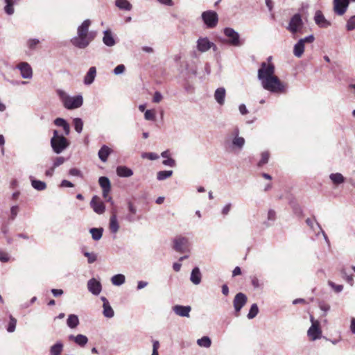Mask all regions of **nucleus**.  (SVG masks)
<instances>
[{"label": "nucleus", "mask_w": 355, "mask_h": 355, "mask_svg": "<svg viewBox=\"0 0 355 355\" xmlns=\"http://www.w3.org/2000/svg\"><path fill=\"white\" fill-rule=\"evenodd\" d=\"M17 68L19 69L21 76L24 78H31L33 76V70L28 62H22L17 64Z\"/></svg>", "instance_id": "15"}, {"label": "nucleus", "mask_w": 355, "mask_h": 355, "mask_svg": "<svg viewBox=\"0 0 355 355\" xmlns=\"http://www.w3.org/2000/svg\"><path fill=\"white\" fill-rule=\"evenodd\" d=\"M54 123L58 126L63 127L67 123V121L63 119L57 118Z\"/></svg>", "instance_id": "58"}, {"label": "nucleus", "mask_w": 355, "mask_h": 355, "mask_svg": "<svg viewBox=\"0 0 355 355\" xmlns=\"http://www.w3.org/2000/svg\"><path fill=\"white\" fill-rule=\"evenodd\" d=\"M96 74V67H92L89 69V71L87 73L86 76L84 78V83L86 85H90L93 83Z\"/></svg>", "instance_id": "22"}, {"label": "nucleus", "mask_w": 355, "mask_h": 355, "mask_svg": "<svg viewBox=\"0 0 355 355\" xmlns=\"http://www.w3.org/2000/svg\"><path fill=\"white\" fill-rule=\"evenodd\" d=\"M73 123L74 128H75L76 131L78 133H80L83 130V121L81 120V119H80V118L74 119Z\"/></svg>", "instance_id": "39"}, {"label": "nucleus", "mask_w": 355, "mask_h": 355, "mask_svg": "<svg viewBox=\"0 0 355 355\" xmlns=\"http://www.w3.org/2000/svg\"><path fill=\"white\" fill-rule=\"evenodd\" d=\"M343 277L345 279V280L350 284V285H353V275H348L347 272H345V269H343L341 270Z\"/></svg>", "instance_id": "47"}, {"label": "nucleus", "mask_w": 355, "mask_h": 355, "mask_svg": "<svg viewBox=\"0 0 355 355\" xmlns=\"http://www.w3.org/2000/svg\"><path fill=\"white\" fill-rule=\"evenodd\" d=\"M201 273L200 269L198 267L194 268L192 270L191 274V281L196 285H198L201 282Z\"/></svg>", "instance_id": "26"}, {"label": "nucleus", "mask_w": 355, "mask_h": 355, "mask_svg": "<svg viewBox=\"0 0 355 355\" xmlns=\"http://www.w3.org/2000/svg\"><path fill=\"white\" fill-rule=\"evenodd\" d=\"M6 1V6H5V11L8 15H12L14 12V8H13V1L12 0H5Z\"/></svg>", "instance_id": "41"}, {"label": "nucleus", "mask_w": 355, "mask_h": 355, "mask_svg": "<svg viewBox=\"0 0 355 355\" xmlns=\"http://www.w3.org/2000/svg\"><path fill=\"white\" fill-rule=\"evenodd\" d=\"M98 183L103 189V197L107 201H110L112 198L109 196V193L111 191V184L110 180L107 177H101L98 180Z\"/></svg>", "instance_id": "12"}, {"label": "nucleus", "mask_w": 355, "mask_h": 355, "mask_svg": "<svg viewBox=\"0 0 355 355\" xmlns=\"http://www.w3.org/2000/svg\"><path fill=\"white\" fill-rule=\"evenodd\" d=\"M125 282V276L121 274L116 275L112 277V283L116 286H120Z\"/></svg>", "instance_id": "34"}, {"label": "nucleus", "mask_w": 355, "mask_h": 355, "mask_svg": "<svg viewBox=\"0 0 355 355\" xmlns=\"http://www.w3.org/2000/svg\"><path fill=\"white\" fill-rule=\"evenodd\" d=\"M173 174L172 171H161L157 174V178L159 180H164L166 178H170Z\"/></svg>", "instance_id": "37"}, {"label": "nucleus", "mask_w": 355, "mask_h": 355, "mask_svg": "<svg viewBox=\"0 0 355 355\" xmlns=\"http://www.w3.org/2000/svg\"><path fill=\"white\" fill-rule=\"evenodd\" d=\"M101 300L103 302V313L104 316L106 318H112L114 316V312L112 308L111 307L108 300L105 297H101Z\"/></svg>", "instance_id": "19"}, {"label": "nucleus", "mask_w": 355, "mask_h": 355, "mask_svg": "<svg viewBox=\"0 0 355 355\" xmlns=\"http://www.w3.org/2000/svg\"><path fill=\"white\" fill-rule=\"evenodd\" d=\"M315 21L321 28H327L330 26V23L325 19L320 10L315 12Z\"/></svg>", "instance_id": "18"}, {"label": "nucleus", "mask_w": 355, "mask_h": 355, "mask_svg": "<svg viewBox=\"0 0 355 355\" xmlns=\"http://www.w3.org/2000/svg\"><path fill=\"white\" fill-rule=\"evenodd\" d=\"M311 322L312 324L309 329L307 334L311 340H315L321 338L322 330L319 321L314 320L313 316H311Z\"/></svg>", "instance_id": "5"}, {"label": "nucleus", "mask_w": 355, "mask_h": 355, "mask_svg": "<svg viewBox=\"0 0 355 355\" xmlns=\"http://www.w3.org/2000/svg\"><path fill=\"white\" fill-rule=\"evenodd\" d=\"M64 162L65 159L63 157H57L54 160L53 166L55 168L62 165Z\"/></svg>", "instance_id": "50"}, {"label": "nucleus", "mask_w": 355, "mask_h": 355, "mask_svg": "<svg viewBox=\"0 0 355 355\" xmlns=\"http://www.w3.org/2000/svg\"><path fill=\"white\" fill-rule=\"evenodd\" d=\"M189 241L186 237L178 236L173 240V248L180 253L185 252L189 250Z\"/></svg>", "instance_id": "7"}, {"label": "nucleus", "mask_w": 355, "mask_h": 355, "mask_svg": "<svg viewBox=\"0 0 355 355\" xmlns=\"http://www.w3.org/2000/svg\"><path fill=\"white\" fill-rule=\"evenodd\" d=\"M319 307L322 311L324 312H327L330 309V306L324 302H320Z\"/></svg>", "instance_id": "56"}, {"label": "nucleus", "mask_w": 355, "mask_h": 355, "mask_svg": "<svg viewBox=\"0 0 355 355\" xmlns=\"http://www.w3.org/2000/svg\"><path fill=\"white\" fill-rule=\"evenodd\" d=\"M116 173L120 177H130L132 175L133 172L132 171L124 166H119L116 168Z\"/></svg>", "instance_id": "25"}, {"label": "nucleus", "mask_w": 355, "mask_h": 355, "mask_svg": "<svg viewBox=\"0 0 355 355\" xmlns=\"http://www.w3.org/2000/svg\"><path fill=\"white\" fill-rule=\"evenodd\" d=\"M328 284L334 290L335 292L339 293L343 291V285H337L331 281H329Z\"/></svg>", "instance_id": "45"}, {"label": "nucleus", "mask_w": 355, "mask_h": 355, "mask_svg": "<svg viewBox=\"0 0 355 355\" xmlns=\"http://www.w3.org/2000/svg\"><path fill=\"white\" fill-rule=\"evenodd\" d=\"M251 283L255 288L261 287L263 284L256 276L251 277Z\"/></svg>", "instance_id": "48"}, {"label": "nucleus", "mask_w": 355, "mask_h": 355, "mask_svg": "<svg viewBox=\"0 0 355 355\" xmlns=\"http://www.w3.org/2000/svg\"><path fill=\"white\" fill-rule=\"evenodd\" d=\"M90 205L93 210L98 214H102L105 212V207L104 203L101 201V198L97 196H94L91 202Z\"/></svg>", "instance_id": "14"}, {"label": "nucleus", "mask_w": 355, "mask_h": 355, "mask_svg": "<svg viewBox=\"0 0 355 355\" xmlns=\"http://www.w3.org/2000/svg\"><path fill=\"white\" fill-rule=\"evenodd\" d=\"M191 309L189 306L176 305L173 307L174 312L182 317H189Z\"/></svg>", "instance_id": "21"}, {"label": "nucleus", "mask_w": 355, "mask_h": 355, "mask_svg": "<svg viewBox=\"0 0 355 355\" xmlns=\"http://www.w3.org/2000/svg\"><path fill=\"white\" fill-rule=\"evenodd\" d=\"M67 324L71 329L76 328L79 324L78 316L74 314L69 315L67 320Z\"/></svg>", "instance_id": "29"}, {"label": "nucleus", "mask_w": 355, "mask_h": 355, "mask_svg": "<svg viewBox=\"0 0 355 355\" xmlns=\"http://www.w3.org/2000/svg\"><path fill=\"white\" fill-rule=\"evenodd\" d=\"M198 50L200 52H205L212 46H216L213 42H211L207 37H200L197 42Z\"/></svg>", "instance_id": "16"}, {"label": "nucleus", "mask_w": 355, "mask_h": 355, "mask_svg": "<svg viewBox=\"0 0 355 355\" xmlns=\"http://www.w3.org/2000/svg\"><path fill=\"white\" fill-rule=\"evenodd\" d=\"M225 97V89L223 87L218 88L214 94L216 101L220 104L223 105Z\"/></svg>", "instance_id": "24"}, {"label": "nucleus", "mask_w": 355, "mask_h": 355, "mask_svg": "<svg viewBox=\"0 0 355 355\" xmlns=\"http://www.w3.org/2000/svg\"><path fill=\"white\" fill-rule=\"evenodd\" d=\"M349 6V0H334V11L338 15H343Z\"/></svg>", "instance_id": "13"}, {"label": "nucleus", "mask_w": 355, "mask_h": 355, "mask_svg": "<svg viewBox=\"0 0 355 355\" xmlns=\"http://www.w3.org/2000/svg\"><path fill=\"white\" fill-rule=\"evenodd\" d=\"M145 119L147 120H155V113L153 110H148L144 114Z\"/></svg>", "instance_id": "46"}, {"label": "nucleus", "mask_w": 355, "mask_h": 355, "mask_svg": "<svg viewBox=\"0 0 355 355\" xmlns=\"http://www.w3.org/2000/svg\"><path fill=\"white\" fill-rule=\"evenodd\" d=\"M245 144V139L243 137H236L233 140V144L239 148L243 147Z\"/></svg>", "instance_id": "44"}, {"label": "nucleus", "mask_w": 355, "mask_h": 355, "mask_svg": "<svg viewBox=\"0 0 355 355\" xmlns=\"http://www.w3.org/2000/svg\"><path fill=\"white\" fill-rule=\"evenodd\" d=\"M270 157V153L268 151L263 152L261 155V159L258 162V166L261 167L267 164Z\"/></svg>", "instance_id": "38"}, {"label": "nucleus", "mask_w": 355, "mask_h": 355, "mask_svg": "<svg viewBox=\"0 0 355 355\" xmlns=\"http://www.w3.org/2000/svg\"><path fill=\"white\" fill-rule=\"evenodd\" d=\"M19 211L18 206H12L10 209V218L13 220L17 215Z\"/></svg>", "instance_id": "52"}, {"label": "nucleus", "mask_w": 355, "mask_h": 355, "mask_svg": "<svg viewBox=\"0 0 355 355\" xmlns=\"http://www.w3.org/2000/svg\"><path fill=\"white\" fill-rule=\"evenodd\" d=\"M88 290L94 295H98L101 291V284L96 279L92 278L87 282Z\"/></svg>", "instance_id": "17"}, {"label": "nucleus", "mask_w": 355, "mask_h": 355, "mask_svg": "<svg viewBox=\"0 0 355 355\" xmlns=\"http://www.w3.org/2000/svg\"><path fill=\"white\" fill-rule=\"evenodd\" d=\"M39 43L40 41L37 39H30L27 42V45L30 49H34Z\"/></svg>", "instance_id": "49"}, {"label": "nucleus", "mask_w": 355, "mask_h": 355, "mask_svg": "<svg viewBox=\"0 0 355 355\" xmlns=\"http://www.w3.org/2000/svg\"><path fill=\"white\" fill-rule=\"evenodd\" d=\"M103 41L104 44L107 46H112L115 44L114 39L112 36V32L110 30H107L104 32Z\"/></svg>", "instance_id": "23"}, {"label": "nucleus", "mask_w": 355, "mask_h": 355, "mask_svg": "<svg viewBox=\"0 0 355 355\" xmlns=\"http://www.w3.org/2000/svg\"><path fill=\"white\" fill-rule=\"evenodd\" d=\"M276 213L274 210L270 209L268 213V220H273L275 219Z\"/></svg>", "instance_id": "59"}, {"label": "nucleus", "mask_w": 355, "mask_h": 355, "mask_svg": "<svg viewBox=\"0 0 355 355\" xmlns=\"http://www.w3.org/2000/svg\"><path fill=\"white\" fill-rule=\"evenodd\" d=\"M202 18L204 23L209 28H214L217 25L218 23V15L214 11H205L202 14Z\"/></svg>", "instance_id": "9"}, {"label": "nucleus", "mask_w": 355, "mask_h": 355, "mask_svg": "<svg viewBox=\"0 0 355 355\" xmlns=\"http://www.w3.org/2000/svg\"><path fill=\"white\" fill-rule=\"evenodd\" d=\"M197 343L200 347H209L211 344V339L207 336H203L197 340Z\"/></svg>", "instance_id": "36"}, {"label": "nucleus", "mask_w": 355, "mask_h": 355, "mask_svg": "<svg viewBox=\"0 0 355 355\" xmlns=\"http://www.w3.org/2000/svg\"><path fill=\"white\" fill-rule=\"evenodd\" d=\"M224 34L229 38V44L234 46H239L242 44L240 41L239 35L233 28H225Z\"/></svg>", "instance_id": "10"}, {"label": "nucleus", "mask_w": 355, "mask_h": 355, "mask_svg": "<svg viewBox=\"0 0 355 355\" xmlns=\"http://www.w3.org/2000/svg\"><path fill=\"white\" fill-rule=\"evenodd\" d=\"M31 185L37 191H43L46 188V184L44 182L35 179L31 180Z\"/></svg>", "instance_id": "32"}, {"label": "nucleus", "mask_w": 355, "mask_h": 355, "mask_svg": "<svg viewBox=\"0 0 355 355\" xmlns=\"http://www.w3.org/2000/svg\"><path fill=\"white\" fill-rule=\"evenodd\" d=\"M272 57L268 58V62H263L258 70V78L266 90L272 93H285L287 85L282 82L275 75V67L271 62Z\"/></svg>", "instance_id": "1"}, {"label": "nucleus", "mask_w": 355, "mask_h": 355, "mask_svg": "<svg viewBox=\"0 0 355 355\" xmlns=\"http://www.w3.org/2000/svg\"><path fill=\"white\" fill-rule=\"evenodd\" d=\"M258 312L259 309L257 304H253L250 307V311L248 314V318L249 319L254 318L258 314Z\"/></svg>", "instance_id": "40"}, {"label": "nucleus", "mask_w": 355, "mask_h": 355, "mask_svg": "<svg viewBox=\"0 0 355 355\" xmlns=\"http://www.w3.org/2000/svg\"><path fill=\"white\" fill-rule=\"evenodd\" d=\"M91 23L89 19H86L78 28V36L71 40L73 45L80 49H84L94 40L95 35L89 31Z\"/></svg>", "instance_id": "2"}, {"label": "nucleus", "mask_w": 355, "mask_h": 355, "mask_svg": "<svg viewBox=\"0 0 355 355\" xmlns=\"http://www.w3.org/2000/svg\"><path fill=\"white\" fill-rule=\"evenodd\" d=\"M69 338L73 340L76 344L81 347L85 346L88 341L87 338L82 334H78L76 336H71Z\"/></svg>", "instance_id": "27"}, {"label": "nucleus", "mask_w": 355, "mask_h": 355, "mask_svg": "<svg viewBox=\"0 0 355 355\" xmlns=\"http://www.w3.org/2000/svg\"><path fill=\"white\" fill-rule=\"evenodd\" d=\"M247 302V297L242 293H237L234 299L233 304L235 309V315L239 316L240 315V311L242 307Z\"/></svg>", "instance_id": "11"}, {"label": "nucleus", "mask_w": 355, "mask_h": 355, "mask_svg": "<svg viewBox=\"0 0 355 355\" xmlns=\"http://www.w3.org/2000/svg\"><path fill=\"white\" fill-rule=\"evenodd\" d=\"M61 186L66 187H73V184L67 180H64L62 181Z\"/></svg>", "instance_id": "62"}, {"label": "nucleus", "mask_w": 355, "mask_h": 355, "mask_svg": "<svg viewBox=\"0 0 355 355\" xmlns=\"http://www.w3.org/2000/svg\"><path fill=\"white\" fill-rule=\"evenodd\" d=\"M162 100V95L159 92H155L153 95V101L154 103H159Z\"/></svg>", "instance_id": "55"}, {"label": "nucleus", "mask_w": 355, "mask_h": 355, "mask_svg": "<svg viewBox=\"0 0 355 355\" xmlns=\"http://www.w3.org/2000/svg\"><path fill=\"white\" fill-rule=\"evenodd\" d=\"M10 259L9 255L8 253L0 251V261L1 262H8Z\"/></svg>", "instance_id": "53"}, {"label": "nucleus", "mask_w": 355, "mask_h": 355, "mask_svg": "<svg viewBox=\"0 0 355 355\" xmlns=\"http://www.w3.org/2000/svg\"><path fill=\"white\" fill-rule=\"evenodd\" d=\"M116 6L122 10H130L132 5L127 0H116Z\"/></svg>", "instance_id": "31"}, {"label": "nucleus", "mask_w": 355, "mask_h": 355, "mask_svg": "<svg viewBox=\"0 0 355 355\" xmlns=\"http://www.w3.org/2000/svg\"><path fill=\"white\" fill-rule=\"evenodd\" d=\"M51 293H53V295L55 296V297H57V296H59V295H61L63 294V291L62 289H55V288H53L51 290Z\"/></svg>", "instance_id": "61"}, {"label": "nucleus", "mask_w": 355, "mask_h": 355, "mask_svg": "<svg viewBox=\"0 0 355 355\" xmlns=\"http://www.w3.org/2000/svg\"><path fill=\"white\" fill-rule=\"evenodd\" d=\"M63 349V345L60 342H58L55 345L51 347L50 353L51 355H60Z\"/></svg>", "instance_id": "30"}, {"label": "nucleus", "mask_w": 355, "mask_h": 355, "mask_svg": "<svg viewBox=\"0 0 355 355\" xmlns=\"http://www.w3.org/2000/svg\"><path fill=\"white\" fill-rule=\"evenodd\" d=\"M17 324V320L14 318L12 315L10 316V321L8 322V325L7 327V331L8 332H13L15 330Z\"/></svg>", "instance_id": "42"}, {"label": "nucleus", "mask_w": 355, "mask_h": 355, "mask_svg": "<svg viewBox=\"0 0 355 355\" xmlns=\"http://www.w3.org/2000/svg\"><path fill=\"white\" fill-rule=\"evenodd\" d=\"M303 26L302 17L300 14H295L291 19L287 30L295 34L301 31Z\"/></svg>", "instance_id": "6"}, {"label": "nucleus", "mask_w": 355, "mask_h": 355, "mask_svg": "<svg viewBox=\"0 0 355 355\" xmlns=\"http://www.w3.org/2000/svg\"><path fill=\"white\" fill-rule=\"evenodd\" d=\"M351 331L353 334H355V318H352L351 320V325H350Z\"/></svg>", "instance_id": "64"}, {"label": "nucleus", "mask_w": 355, "mask_h": 355, "mask_svg": "<svg viewBox=\"0 0 355 355\" xmlns=\"http://www.w3.org/2000/svg\"><path fill=\"white\" fill-rule=\"evenodd\" d=\"M84 255L86 257H87L88 262L89 263H94L96 260V254H94L93 253L85 252Z\"/></svg>", "instance_id": "51"}, {"label": "nucleus", "mask_w": 355, "mask_h": 355, "mask_svg": "<svg viewBox=\"0 0 355 355\" xmlns=\"http://www.w3.org/2000/svg\"><path fill=\"white\" fill-rule=\"evenodd\" d=\"M80 172L78 169L73 168L69 170V174L73 176H78Z\"/></svg>", "instance_id": "63"}, {"label": "nucleus", "mask_w": 355, "mask_h": 355, "mask_svg": "<svg viewBox=\"0 0 355 355\" xmlns=\"http://www.w3.org/2000/svg\"><path fill=\"white\" fill-rule=\"evenodd\" d=\"M347 29L348 31H352L355 29V15L351 17L347 23Z\"/></svg>", "instance_id": "43"}, {"label": "nucleus", "mask_w": 355, "mask_h": 355, "mask_svg": "<svg viewBox=\"0 0 355 355\" xmlns=\"http://www.w3.org/2000/svg\"><path fill=\"white\" fill-rule=\"evenodd\" d=\"M60 97L64 104V106L69 110H73L80 107L83 105V97L78 95L71 97L67 95L64 92H59Z\"/></svg>", "instance_id": "4"}, {"label": "nucleus", "mask_w": 355, "mask_h": 355, "mask_svg": "<svg viewBox=\"0 0 355 355\" xmlns=\"http://www.w3.org/2000/svg\"><path fill=\"white\" fill-rule=\"evenodd\" d=\"M231 206H232V205H231V204H230V203H229V204L226 205L223 207V210H222V214H223V215H227V214H228L229 211H230Z\"/></svg>", "instance_id": "60"}, {"label": "nucleus", "mask_w": 355, "mask_h": 355, "mask_svg": "<svg viewBox=\"0 0 355 355\" xmlns=\"http://www.w3.org/2000/svg\"><path fill=\"white\" fill-rule=\"evenodd\" d=\"M314 41L313 35H309L303 39H300L298 42L294 46L293 53L297 57L300 58L304 51L305 43H312Z\"/></svg>", "instance_id": "8"}, {"label": "nucleus", "mask_w": 355, "mask_h": 355, "mask_svg": "<svg viewBox=\"0 0 355 355\" xmlns=\"http://www.w3.org/2000/svg\"><path fill=\"white\" fill-rule=\"evenodd\" d=\"M51 145L55 153H62L68 147L69 143L66 137L59 135L57 130L53 131V136L51 139Z\"/></svg>", "instance_id": "3"}, {"label": "nucleus", "mask_w": 355, "mask_h": 355, "mask_svg": "<svg viewBox=\"0 0 355 355\" xmlns=\"http://www.w3.org/2000/svg\"><path fill=\"white\" fill-rule=\"evenodd\" d=\"M90 233L92 234V239L95 241H98L102 237L103 229L102 228H92L90 230Z\"/></svg>", "instance_id": "35"}, {"label": "nucleus", "mask_w": 355, "mask_h": 355, "mask_svg": "<svg viewBox=\"0 0 355 355\" xmlns=\"http://www.w3.org/2000/svg\"><path fill=\"white\" fill-rule=\"evenodd\" d=\"M113 152L112 149L106 145H103L99 150L98 155L99 159L105 162L107 160L109 155Z\"/></svg>", "instance_id": "20"}, {"label": "nucleus", "mask_w": 355, "mask_h": 355, "mask_svg": "<svg viewBox=\"0 0 355 355\" xmlns=\"http://www.w3.org/2000/svg\"><path fill=\"white\" fill-rule=\"evenodd\" d=\"M109 227L110 231L113 233H116L119 229V225L115 214H112L110 217Z\"/></svg>", "instance_id": "28"}, {"label": "nucleus", "mask_w": 355, "mask_h": 355, "mask_svg": "<svg viewBox=\"0 0 355 355\" xmlns=\"http://www.w3.org/2000/svg\"><path fill=\"white\" fill-rule=\"evenodd\" d=\"M125 66L123 64L117 65L114 69V72L116 75L122 73L125 71Z\"/></svg>", "instance_id": "54"}, {"label": "nucleus", "mask_w": 355, "mask_h": 355, "mask_svg": "<svg viewBox=\"0 0 355 355\" xmlns=\"http://www.w3.org/2000/svg\"><path fill=\"white\" fill-rule=\"evenodd\" d=\"M162 163L163 164L169 166H174L175 164V160L170 157L164 159Z\"/></svg>", "instance_id": "57"}, {"label": "nucleus", "mask_w": 355, "mask_h": 355, "mask_svg": "<svg viewBox=\"0 0 355 355\" xmlns=\"http://www.w3.org/2000/svg\"><path fill=\"white\" fill-rule=\"evenodd\" d=\"M330 179L335 184H339L345 181V178L341 173H336L330 175Z\"/></svg>", "instance_id": "33"}]
</instances>
